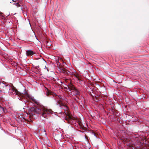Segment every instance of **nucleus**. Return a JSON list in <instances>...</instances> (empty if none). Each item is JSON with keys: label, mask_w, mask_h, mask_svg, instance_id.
<instances>
[{"label": "nucleus", "mask_w": 149, "mask_h": 149, "mask_svg": "<svg viewBox=\"0 0 149 149\" xmlns=\"http://www.w3.org/2000/svg\"><path fill=\"white\" fill-rule=\"evenodd\" d=\"M74 75L79 80H80V77L79 76V75L77 74H74Z\"/></svg>", "instance_id": "16"}, {"label": "nucleus", "mask_w": 149, "mask_h": 149, "mask_svg": "<svg viewBox=\"0 0 149 149\" xmlns=\"http://www.w3.org/2000/svg\"><path fill=\"white\" fill-rule=\"evenodd\" d=\"M26 113H26V114H27V115H28V114H29V113H28V112H26Z\"/></svg>", "instance_id": "25"}, {"label": "nucleus", "mask_w": 149, "mask_h": 149, "mask_svg": "<svg viewBox=\"0 0 149 149\" xmlns=\"http://www.w3.org/2000/svg\"><path fill=\"white\" fill-rule=\"evenodd\" d=\"M46 63L42 58H39L38 57V68L40 69V68H46Z\"/></svg>", "instance_id": "4"}, {"label": "nucleus", "mask_w": 149, "mask_h": 149, "mask_svg": "<svg viewBox=\"0 0 149 149\" xmlns=\"http://www.w3.org/2000/svg\"><path fill=\"white\" fill-rule=\"evenodd\" d=\"M15 5L17 6L18 7L20 6V5L19 3H15Z\"/></svg>", "instance_id": "18"}, {"label": "nucleus", "mask_w": 149, "mask_h": 149, "mask_svg": "<svg viewBox=\"0 0 149 149\" xmlns=\"http://www.w3.org/2000/svg\"><path fill=\"white\" fill-rule=\"evenodd\" d=\"M65 120H66L68 123L72 125L74 123L77 122V118L76 117H73L70 114V112H65Z\"/></svg>", "instance_id": "1"}, {"label": "nucleus", "mask_w": 149, "mask_h": 149, "mask_svg": "<svg viewBox=\"0 0 149 149\" xmlns=\"http://www.w3.org/2000/svg\"><path fill=\"white\" fill-rule=\"evenodd\" d=\"M5 87H6V86H7V85H5Z\"/></svg>", "instance_id": "27"}, {"label": "nucleus", "mask_w": 149, "mask_h": 149, "mask_svg": "<svg viewBox=\"0 0 149 149\" xmlns=\"http://www.w3.org/2000/svg\"><path fill=\"white\" fill-rule=\"evenodd\" d=\"M54 113H57V112H54Z\"/></svg>", "instance_id": "30"}, {"label": "nucleus", "mask_w": 149, "mask_h": 149, "mask_svg": "<svg viewBox=\"0 0 149 149\" xmlns=\"http://www.w3.org/2000/svg\"><path fill=\"white\" fill-rule=\"evenodd\" d=\"M0 111L1 112L5 111L4 108L0 105Z\"/></svg>", "instance_id": "15"}, {"label": "nucleus", "mask_w": 149, "mask_h": 149, "mask_svg": "<svg viewBox=\"0 0 149 149\" xmlns=\"http://www.w3.org/2000/svg\"><path fill=\"white\" fill-rule=\"evenodd\" d=\"M92 133L94 134V136H96L95 134V133L93 132V131L92 132Z\"/></svg>", "instance_id": "21"}, {"label": "nucleus", "mask_w": 149, "mask_h": 149, "mask_svg": "<svg viewBox=\"0 0 149 149\" xmlns=\"http://www.w3.org/2000/svg\"><path fill=\"white\" fill-rule=\"evenodd\" d=\"M77 122L78 123L81 128L83 130H85V128L84 126L82 123L80 121H79L78 119Z\"/></svg>", "instance_id": "10"}, {"label": "nucleus", "mask_w": 149, "mask_h": 149, "mask_svg": "<svg viewBox=\"0 0 149 149\" xmlns=\"http://www.w3.org/2000/svg\"><path fill=\"white\" fill-rule=\"evenodd\" d=\"M38 112H53L52 109H46L43 106H41L38 102Z\"/></svg>", "instance_id": "5"}, {"label": "nucleus", "mask_w": 149, "mask_h": 149, "mask_svg": "<svg viewBox=\"0 0 149 149\" xmlns=\"http://www.w3.org/2000/svg\"><path fill=\"white\" fill-rule=\"evenodd\" d=\"M38 133L39 132V135L40 136L46 135L45 131L43 127H42L40 129H38Z\"/></svg>", "instance_id": "6"}, {"label": "nucleus", "mask_w": 149, "mask_h": 149, "mask_svg": "<svg viewBox=\"0 0 149 149\" xmlns=\"http://www.w3.org/2000/svg\"><path fill=\"white\" fill-rule=\"evenodd\" d=\"M42 115L43 117H45L47 116V114L46 112H42Z\"/></svg>", "instance_id": "17"}, {"label": "nucleus", "mask_w": 149, "mask_h": 149, "mask_svg": "<svg viewBox=\"0 0 149 149\" xmlns=\"http://www.w3.org/2000/svg\"><path fill=\"white\" fill-rule=\"evenodd\" d=\"M34 54L33 52L31 50H28L26 51V54L27 56H31Z\"/></svg>", "instance_id": "12"}, {"label": "nucleus", "mask_w": 149, "mask_h": 149, "mask_svg": "<svg viewBox=\"0 0 149 149\" xmlns=\"http://www.w3.org/2000/svg\"><path fill=\"white\" fill-rule=\"evenodd\" d=\"M139 139L141 145L145 143V142H146V140L144 137L141 138L140 137Z\"/></svg>", "instance_id": "9"}, {"label": "nucleus", "mask_w": 149, "mask_h": 149, "mask_svg": "<svg viewBox=\"0 0 149 149\" xmlns=\"http://www.w3.org/2000/svg\"><path fill=\"white\" fill-rule=\"evenodd\" d=\"M76 88L71 83H70L68 85L67 87H66V89H69L70 90L72 91H73Z\"/></svg>", "instance_id": "7"}, {"label": "nucleus", "mask_w": 149, "mask_h": 149, "mask_svg": "<svg viewBox=\"0 0 149 149\" xmlns=\"http://www.w3.org/2000/svg\"><path fill=\"white\" fill-rule=\"evenodd\" d=\"M72 92L73 93V94L74 95H79L80 94V92L76 88L73 91H72Z\"/></svg>", "instance_id": "11"}, {"label": "nucleus", "mask_w": 149, "mask_h": 149, "mask_svg": "<svg viewBox=\"0 0 149 149\" xmlns=\"http://www.w3.org/2000/svg\"><path fill=\"white\" fill-rule=\"evenodd\" d=\"M59 98V100L57 101V104L58 105H59L61 108L63 109L65 111H67L68 110V108L63 102V99L62 98L61 96H58Z\"/></svg>", "instance_id": "3"}, {"label": "nucleus", "mask_w": 149, "mask_h": 149, "mask_svg": "<svg viewBox=\"0 0 149 149\" xmlns=\"http://www.w3.org/2000/svg\"><path fill=\"white\" fill-rule=\"evenodd\" d=\"M123 141L125 143H127V145H129L130 143H131L129 139L127 138L125 139Z\"/></svg>", "instance_id": "13"}, {"label": "nucleus", "mask_w": 149, "mask_h": 149, "mask_svg": "<svg viewBox=\"0 0 149 149\" xmlns=\"http://www.w3.org/2000/svg\"><path fill=\"white\" fill-rule=\"evenodd\" d=\"M21 10H22V7H21Z\"/></svg>", "instance_id": "26"}, {"label": "nucleus", "mask_w": 149, "mask_h": 149, "mask_svg": "<svg viewBox=\"0 0 149 149\" xmlns=\"http://www.w3.org/2000/svg\"><path fill=\"white\" fill-rule=\"evenodd\" d=\"M40 41H38V44H39V43H40Z\"/></svg>", "instance_id": "23"}, {"label": "nucleus", "mask_w": 149, "mask_h": 149, "mask_svg": "<svg viewBox=\"0 0 149 149\" xmlns=\"http://www.w3.org/2000/svg\"><path fill=\"white\" fill-rule=\"evenodd\" d=\"M28 113H29V116L30 117V115L31 114V112L30 113L29 112Z\"/></svg>", "instance_id": "22"}, {"label": "nucleus", "mask_w": 149, "mask_h": 149, "mask_svg": "<svg viewBox=\"0 0 149 149\" xmlns=\"http://www.w3.org/2000/svg\"><path fill=\"white\" fill-rule=\"evenodd\" d=\"M60 70L61 72L63 73L67 74L68 75H71V73L70 71L67 70L65 68L63 67H61Z\"/></svg>", "instance_id": "8"}, {"label": "nucleus", "mask_w": 149, "mask_h": 149, "mask_svg": "<svg viewBox=\"0 0 149 149\" xmlns=\"http://www.w3.org/2000/svg\"><path fill=\"white\" fill-rule=\"evenodd\" d=\"M39 31L40 33V30H39Z\"/></svg>", "instance_id": "28"}, {"label": "nucleus", "mask_w": 149, "mask_h": 149, "mask_svg": "<svg viewBox=\"0 0 149 149\" xmlns=\"http://www.w3.org/2000/svg\"><path fill=\"white\" fill-rule=\"evenodd\" d=\"M90 113V114L91 116L92 117H95V115H93L91 113Z\"/></svg>", "instance_id": "19"}, {"label": "nucleus", "mask_w": 149, "mask_h": 149, "mask_svg": "<svg viewBox=\"0 0 149 149\" xmlns=\"http://www.w3.org/2000/svg\"><path fill=\"white\" fill-rule=\"evenodd\" d=\"M40 28L42 29L40 26Z\"/></svg>", "instance_id": "31"}, {"label": "nucleus", "mask_w": 149, "mask_h": 149, "mask_svg": "<svg viewBox=\"0 0 149 149\" xmlns=\"http://www.w3.org/2000/svg\"><path fill=\"white\" fill-rule=\"evenodd\" d=\"M39 49L40 52H41V51L42 50V48L41 47H40V49Z\"/></svg>", "instance_id": "20"}, {"label": "nucleus", "mask_w": 149, "mask_h": 149, "mask_svg": "<svg viewBox=\"0 0 149 149\" xmlns=\"http://www.w3.org/2000/svg\"><path fill=\"white\" fill-rule=\"evenodd\" d=\"M36 109L34 107H32L29 109L30 112H36Z\"/></svg>", "instance_id": "14"}, {"label": "nucleus", "mask_w": 149, "mask_h": 149, "mask_svg": "<svg viewBox=\"0 0 149 149\" xmlns=\"http://www.w3.org/2000/svg\"><path fill=\"white\" fill-rule=\"evenodd\" d=\"M84 109V110H85H85H85V109Z\"/></svg>", "instance_id": "29"}, {"label": "nucleus", "mask_w": 149, "mask_h": 149, "mask_svg": "<svg viewBox=\"0 0 149 149\" xmlns=\"http://www.w3.org/2000/svg\"><path fill=\"white\" fill-rule=\"evenodd\" d=\"M15 91L17 95L20 96L21 97L26 98L27 99L31 100L37 104V102L34 99V97L30 95L26 91H25L24 93L19 92L17 89H15Z\"/></svg>", "instance_id": "2"}, {"label": "nucleus", "mask_w": 149, "mask_h": 149, "mask_svg": "<svg viewBox=\"0 0 149 149\" xmlns=\"http://www.w3.org/2000/svg\"><path fill=\"white\" fill-rule=\"evenodd\" d=\"M85 137H86V138L87 137V136H86V135H85Z\"/></svg>", "instance_id": "24"}]
</instances>
